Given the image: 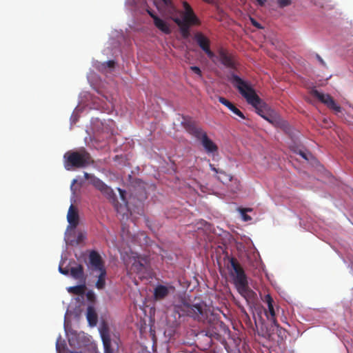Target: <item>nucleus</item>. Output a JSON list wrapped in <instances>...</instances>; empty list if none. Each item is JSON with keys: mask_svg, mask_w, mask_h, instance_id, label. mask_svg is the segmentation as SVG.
<instances>
[{"mask_svg": "<svg viewBox=\"0 0 353 353\" xmlns=\"http://www.w3.org/2000/svg\"><path fill=\"white\" fill-rule=\"evenodd\" d=\"M105 64L108 67V68H114V65H115V61H113V60H110V61H108L105 63Z\"/></svg>", "mask_w": 353, "mask_h": 353, "instance_id": "35", "label": "nucleus"}, {"mask_svg": "<svg viewBox=\"0 0 353 353\" xmlns=\"http://www.w3.org/2000/svg\"><path fill=\"white\" fill-rule=\"evenodd\" d=\"M65 154H89V153L85 152V151L83 150L81 151H68L65 152Z\"/></svg>", "mask_w": 353, "mask_h": 353, "instance_id": "32", "label": "nucleus"}, {"mask_svg": "<svg viewBox=\"0 0 353 353\" xmlns=\"http://www.w3.org/2000/svg\"><path fill=\"white\" fill-rule=\"evenodd\" d=\"M228 79L232 83L248 104L252 105L258 114L275 127L284 125V121L257 95L254 89L248 82L234 73H231Z\"/></svg>", "mask_w": 353, "mask_h": 353, "instance_id": "1", "label": "nucleus"}, {"mask_svg": "<svg viewBox=\"0 0 353 353\" xmlns=\"http://www.w3.org/2000/svg\"><path fill=\"white\" fill-rule=\"evenodd\" d=\"M165 8L170 13H173L176 12V8L172 1V0H161Z\"/></svg>", "mask_w": 353, "mask_h": 353, "instance_id": "26", "label": "nucleus"}, {"mask_svg": "<svg viewBox=\"0 0 353 353\" xmlns=\"http://www.w3.org/2000/svg\"><path fill=\"white\" fill-rule=\"evenodd\" d=\"M194 39L201 49L207 54L208 57L213 62L217 59L216 55L210 49V41L202 32H197L194 35Z\"/></svg>", "mask_w": 353, "mask_h": 353, "instance_id": "7", "label": "nucleus"}, {"mask_svg": "<svg viewBox=\"0 0 353 353\" xmlns=\"http://www.w3.org/2000/svg\"><path fill=\"white\" fill-rule=\"evenodd\" d=\"M84 177L85 179L89 180L90 183L101 192H102L104 189L107 190L108 185L95 176L87 172H84Z\"/></svg>", "mask_w": 353, "mask_h": 353, "instance_id": "16", "label": "nucleus"}, {"mask_svg": "<svg viewBox=\"0 0 353 353\" xmlns=\"http://www.w3.org/2000/svg\"><path fill=\"white\" fill-rule=\"evenodd\" d=\"M174 288L172 285H158L154 290V299L156 301L163 300L168 296L170 291H174Z\"/></svg>", "mask_w": 353, "mask_h": 353, "instance_id": "14", "label": "nucleus"}, {"mask_svg": "<svg viewBox=\"0 0 353 353\" xmlns=\"http://www.w3.org/2000/svg\"><path fill=\"white\" fill-rule=\"evenodd\" d=\"M85 285H75V286L69 287L68 288V292L76 294V295L83 294L85 293Z\"/></svg>", "mask_w": 353, "mask_h": 353, "instance_id": "25", "label": "nucleus"}, {"mask_svg": "<svg viewBox=\"0 0 353 353\" xmlns=\"http://www.w3.org/2000/svg\"><path fill=\"white\" fill-rule=\"evenodd\" d=\"M148 14L152 18L153 21H154L155 17H158L157 14L154 13V12L150 11L149 10H147Z\"/></svg>", "mask_w": 353, "mask_h": 353, "instance_id": "38", "label": "nucleus"}, {"mask_svg": "<svg viewBox=\"0 0 353 353\" xmlns=\"http://www.w3.org/2000/svg\"><path fill=\"white\" fill-rule=\"evenodd\" d=\"M256 1L260 6H263L267 1V0H256Z\"/></svg>", "mask_w": 353, "mask_h": 353, "instance_id": "41", "label": "nucleus"}, {"mask_svg": "<svg viewBox=\"0 0 353 353\" xmlns=\"http://www.w3.org/2000/svg\"><path fill=\"white\" fill-rule=\"evenodd\" d=\"M219 101L226 106L231 112H232L234 114L239 116L241 119H245V117L243 113L238 109L232 102L226 99L223 97H219Z\"/></svg>", "mask_w": 353, "mask_h": 353, "instance_id": "17", "label": "nucleus"}, {"mask_svg": "<svg viewBox=\"0 0 353 353\" xmlns=\"http://www.w3.org/2000/svg\"><path fill=\"white\" fill-rule=\"evenodd\" d=\"M210 167L216 172L217 179L221 183L226 184L232 181V176L223 170V166L220 163H210Z\"/></svg>", "mask_w": 353, "mask_h": 353, "instance_id": "11", "label": "nucleus"}, {"mask_svg": "<svg viewBox=\"0 0 353 353\" xmlns=\"http://www.w3.org/2000/svg\"><path fill=\"white\" fill-rule=\"evenodd\" d=\"M89 266L94 271L105 270L104 261L101 255L95 250H92L89 254Z\"/></svg>", "mask_w": 353, "mask_h": 353, "instance_id": "10", "label": "nucleus"}, {"mask_svg": "<svg viewBox=\"0 0 353 353\" xmlns=\"http://www.w3.org/2000/svg\"><path fill=\"white\" fill-rule=\"evenodd\" d=\"M251 21H252V24L255 26L256 28H262L261 26L260 25L259 23H258L256 21H255L254 19H251Z\"/></svg>", "mask_w": 353, "mask_h": 353, "instance_id": "37", "label": "nucleus"}, {"mask_svg": "<svg viewBox=\"0 0 353 353\" xmlns=\"http://www.w3.org/2000/svg\"><path fill=\"white\" fill-rule=\"evenodd\" d=\"M100 332L104 347V353H117L119 348V338L115 335L111 337L107 327L103 328Z\"/></svg>", "mask_w": 353, "mask_h": 353, "instance_id": "5", "label": "nucleus"}, {"mask_svg": "<svg viewBox=\"0 0 353 353\" xmlns=\"http://www.w3.org/2000/svg\"><path fill=\"white\" fill-rule=\"evenodd\" d=\"M98 279L96 282V288L99 290L103 289L105 285L106 270H100Z\"/></svg>", "mask_w": 353, "mask_h": 353, "instance_id": "24", "label": "nucleus"}, {"mask_svg": "<svg viewBox=\"0 0 353 353\" xmlns=\"http://www.w3.org/2000/svg\"><path fill=\"white\" fill-rule=\"evenodd\" d=\"M108 136H109V134H106V135L105 136V138H107Z\"/></svg>", "mask_w": 353, "mask_h": 353, "instance_id": "49", "label": "nucleus"}, {"mask_svg": "<svg viewBox=\"0 0 353 353\" xmlns=\"http://www.w3.org/2000/svg\"><path fill=\"white\" fill-rule=\"evenodd\" d=\"M90 156H67L65 167L70 170L73 168H83L89 164Z\"/></svg>", "mask_w": 353, "mask_h": 353, "instance_id": "8", "label": "nucleus"}, {"mask_svg": "<svg viewBox=\"0 0 353 353\" xmlns=\"http://www.w3.org/2000/svg\"><path fill=\"white\" fill-rule=\"evenodd\" d=\"M311 94L317 98L321 103L327 105L330 109L334 110L336 113L341 112V108L338 105L330 94H325L317 90H312Z\"/></svg>", "mask_w": 353, "mask_h": 353, "instance_id": "9", "label": "nucleus"}, {"mask_svg": "<svg viewBox=\"0 0 353 353\" xmlns=\"http://www.w3.org/2000/svg\"><path fill=\"white\" fill-rule=\"evenodd\" d=\"M316 57H317L318 60H319V61H320L323 65H324V64H325V63H324L323 60L322 59V58H321L319 54H317V55H316Z\"/></svg>", "mask_w": 353, "mask_h": 353, "instance_id": "43", "label": "nucleus"}, {"mask_svg": "<svg viewBox=\"0 0 353 353\" xmlns=\"http://www.w3.org/2000/svg\"><path fill=\"white\" fill-rule=\"evenodd\" d=\"M148 261L145 257H137L134 259L130 271L139 274H144L147 272Z\"/></svg>", "mask_w": 353, "mask_h": 353, "instance_id": "12", "label": "nucleus"}, {"mask_svg": "<svg viewBox=\"0 0 353 353\" xmlns=\"http://www.w3.org/2000/svg\"><path fill=\"white\" fill-rule=\"evenodd\" d=\"M71 276L76 279H84V271L82 265L79 264L75 267L70 268Z\"/></svg>", "mask_w": 353, "mask_h": 353, "instance_id": "23", "label": "nucleus"}, {"mask_svg": "<svg viewBox=\"0 0 353 353\" xmlns=\"http://www.w3.org/2000/svg\"><path fill=\"white\" fill-rule=\"evenodd\" d=\"M231 266L234 270V283L239 294L247 299L252 291L248 287V282L244 270L234 258L230 259Z\"/></svg>", "mask_w": 353, "mask_h": 353, "instance_id": "4", "label": "nucleus"}, {"mask_svg": "<svg viewBox=\"0 0 353 353\" xmlns=\"http://www.w3.org/2000/svg\"><path fill=\"white\" fill-rule=\"evenodd\" d=\"M264 336L270 337V334L269 333H268V332H267L265 334H264Z\"/></svg>", "mask_w": 353, "mask_h": 353, "instance_id": "45", "label": "nucleus"}, {"mask_svg": "<svg viewBox=\"0 0 353 353\" xmlns=\"http://www.w3.org/2000/svg\"><path fill=\"white\" fill-rule=\"evenodd\" d=\"M59 272L65 275H67L68 274V270L66 269H63L62 268L59 267Z\"/></svg>", "mask_w": 353, "mask_h": 353, "instance_id": "40", "label": "nucleus"}, {"mask_svg": "<svg viewBox=\"0 0 353 353\" xmlns=\"http://www.w3.org/2000/svg\"><path fill=\"white\" fill-rule=\"evenodd\" d=\"M71 353H81V352H71Z\"/></svg>", "mask_w": 353, "mask_h": 353, "instance_id": "48", "label": "nucleus"}, {"mask_svg": "<svg viewBox=\"0 0 353 353\" xmlns=\"http://www.w3.org/2000/svg\"><path fill=\"white\" fill-rule=\"evenodd\" d=\"M239 211L240 212L241 214L242 219L244 221H248L252 219L251 216L247 214V212H251L252 211V208H239Z\"/></svg>", "mask_w": 353, "mask_h": 353, "instance_id": "27", "label": "nucleus"}, {"mask_svg": "<svg viewBox=\"0 0 353 353\" xmlns=\"http://www.w3.org/2000/svg\"><path fill=\"white\" fill-rule=\"evenodd\" d=\"M83 238V235L82 234H79V236H78V239H81Z\"/></svg>", "mask_w": 353, "mask_h": 353, "instance_id": "44", "label": "nucleus"}, {"mask_svg": "<svg viewBox=\"0 0 353 353\" xmlns=\"http://www.w3.org/2000/svg\"><path fill=\"white\" fill-rule=\"evenodd\" d=\"M217 53V59L215 60L214 63H216L217 60H219L221 63L227 68L237 70L239 63L234 54L229 52L228 50L222 47L218 49Z\"/></svg>", "mask_w": 353, "mask_h": 353, "instance_id": "6", "label": "nucleus"}, {"mask_svg": "<svg viewBox=\"0 0 353 353\" xmlns=\"http://www.w3.org/2000/svg\"><path fill=\"white\" fill-rule=\"evenodd\" d=\"M104 194L106 198L110 201V203H112L114 207L119 210V202L117 201V196L112 189L108 186H107V190L104 189V190L101 192Z\"/></svg>", "mask_w": 353, "mask_h": 353, "instance_id": "20", "label": "nucleus"}, {"mask_svg": "<svg viewBox=\"0 0 353 353\" xmlns=\"http://www.w3.org/2000/svg\"><path fill=\"white\" fill-rule=\"evenodd\" d=\"M291 150L295 153V154H300V155H302V154H305V153L301 149H299V150H296L294 148H292Z\"/></svg>", "mask_w": 353, "mask_h": 353, "instance_id": "36", "label": "nucleus"}, {"mask_svg": "<svg viewBox=\"0 0 353 353\" xmlns=\"http://www.w3.org/2000/svg\"><path fill=\"white\" fill-rule=\"evenodd\" d=\"M183 8L185 10L184 13H192L194 12L192 8L190 6V4L185 1L183 2Z\"/></svg>", "mask_w": 353, "mask_h": 353, "instance_id": "30", "label": "nucleus"}, {"mask_svg": "<svg viewBox=\"0 0 353 353\" xmlns=\"http://www.w3.org/2000/svg\"><path fill=\"white\" fill-rule=\"evenodd\" d=\"M263 301L268 306V311L265 313L267 318L270 320L275 326L278 327L279 325L276 319V312L274 306V302L272 297L270 294H266Z\"/></svg>", "mask_w": 353, "mask_h": 353, "instance_id": "13", "label": "nucleus"}, {"mask_svg": "<svg viewBox=\"0 0 353 353\" xmlns=\"http://www.w3.org/2000/svg\"><path fill=\"white\" fill-rule=\"evenodd\" d=\"M174 23L179 26L180 33L183 39H188L190 36V28L191 25L181 21V19L176 17L173 19Z\"/></svg>", "mask_w": 353, "mask_h": 353, "instance_id": "18", "label": "nucleus"}, {"mask_svg": "<svg viewBox=\"0 0 353 353\" xmlns=\"http://www.w3.org/2000/svg\"><path fill=\"white\" fill-rule=\"evenodd\" d=\"M181 125L191 136L201 141L208 152L214 153L217 151L218 148L216 145L208 138L207 133L191 117L183 116Z\"/></svg>", "mask_w": 353, "mask_h": 353, "instance_id": "2", "label": "nucleus"}, {"mask_svg": "<svg viewBox=\"0 0 353 353\" xmlns=\"http://www.w3.org/2000/svg\"><path fill=\"white\" fill-rule=\"evenodd\" d=\"M181 21L190 24L191 26H199L201 22L199 18L196 16L194 12L192 13H183Z\"/></svg>", "mask_w": 353, "mask_h": 353, "instance_id": "19", "label": "nucleus"}, {"mask_svg": "<svg viewBox=\"0 0 353 353\" xmlns=\"http://www.w3.org/2000/svg\"><path fill=\"white\" fill-rule=\"evenodd\" d=\"M154 24L159 30H160L163 33L167 34L171 33L170 26L163 19H160L159 17H155Z\"/></svg>", "mask_w": 353, "mask_h": 353, "instance_id": "21", "label": "nucleus"}, {"mask_svg": "<svg viewBox=\"0 0 353 353\" xmlns=\"http://www.w3.org/2000/svg\"><path fill=\"white\" fill-rule=\"evenodd\" d=\"M206 304L203 301L190 304L182 300L174 305V311L179 316H188L195 320L201 321L205 319Z\"/></svg>", "mask_w": 353, "mask_h": 353, "instance_id": "3", "label": "nucleus"}, {"mask_svg": "<svg viewBox=\"0 0 353 353\" xmlns=\"http://www.w3.org/2000/svg\"><path fill=\"white\" fill-rule=\"evenodd\" d=\"M190 70L197 74L199 77H202V72L198 66H191Z\"/></svg>", "mask_w": 353, "mask_h": 353, "instance_id": "31", "label": "nucleus"}, {"mask_svg": "<svg viewBox=\"0 0 353 353\" xmlns=\"http://www.w3.org/2000/svg\"><path fill=\"white\" fill-rule=\"evenodd\" d=\"M277 3L279 8H285L286 6H288L291 5L292 1L291 0H277Z\"/></svg>", "mask_w": 353, "mask_h": 353, "instance_id": "29", "label": "nucleus"}, {"mask_svg": "<svg viewBox=\"0 0 353 353\" xmlns=\"http://www.w3.org/2000/svg\"><path fill=\"white\" fill-rule=\"evenodd\" d=\"M101 138L103 139L104 136H102ZM100 139H101V137L99 134H97V135H95L94 139L92 140V145L97 150H99V148H102L105 144L104 143H102L101 145H99L98 142L100 141Z\"/></svg>", "mask_w": 353, "mask_h": 353, "instance_id": "28", "label": "nucleus"}, {"mask_svg": "<svg viewBox=\"0 0 353 353\" xmlns=\"http://www.w3.org/2000/svg\"><path fill=\"white\" fill-rule=\"evenodd\" d=\"M118 191L119 192V194H120V196H121V199H122V201L123 202H126L125 201V190H121V188H118Z\"/></svg>", "mask_w": 353, "mask_h": 353, "instance_id": "34", "label": "nucleus"}, {"mask_svg": "<svg viewBox=\"0 0 353 353\" xmlns=\"http://www.w3.org/2000/svg\"><path fill=\"white\" fill-rule=\"evenodd\" d=\"M86 318L91 326H94L97 323L98 316L94 308L90 305L87 308Z\"/></svg>", "mask_w": 353, "mask_h": 353, "instance_id": "22", "label": "nucleus"}, {"mask_svg": "<svg viewBox=\"0 0 353 353\" xmlns=\"http://www.w3.org/2000/svg\"><path fill=\"white\" fill-rule=\"evenodd\" d=\"M301 157L303 158L306 161H309L310 158H312V157H314V156H306V155H304V156H301Z\"/></svg>", "mask_w": 353, "mask_h": 353, "instance_id": "42", "label": "nucleus"}, {"mask_svg": "<svg viewBox=\"0 0 353 353\" xmlns=\"http://www.w3.org/2000/svg\"><path fill=\"white\" fill-rule=\"evenodd\" d=\"M87 297L89 300L92 301L93 299H94V295L92 292H88Z\"/></svg>", "mask_w": 353, "mask_h": 353, "instance_id": "39", "label": "nucleus"}, {"mask_svg": "<svg viewBox=\"0 0 353 353\" xmlns=\"http://www.w3.org/2000/svg\"><path fill=\"white\" fill-rule=\"evenodd\" d=\"M67 219L72 228H75L79 224V214L77 209L74 207L73 205H71L69 208L67 215Z\"/></svg>", "mask_w": 353, "mask_h": 353, "instance_id": "15", "label": "nucleus"}, {"mask_svg": "<svg viewBox=\"0 0 353 353\" xmlns=\"http://www.w3.org/2000/svg\"><path fill=\"white\" fill-rule=\"evenodd\" d=\"M76 181H77L74 179V180L73 181V182H72V185H74V184L76 183Z\"/></svg>", "mask_w": 353, "mask_h": 353, "instance_id": "46", "label": "nucleus"}, {"mask_svg": "<svg viewBox=\"0 0 353 353\" xmlns=\"http://www.w3.org/2000/svg\"><path fill=\"white\" fill-rule=\"evenodd\" d=\"M118 158H119V156H115V161L117 160Z\"/></svg>", "mask_w": 353, "mask_h": 353, "instance_id": "47", "label": "nucleus"}, {"mask_svg": "<svg viewBox=\"0 0 353 353\" xmlns=\"http://www.w3.org/2000/svg\"><path fill=\"white\" fill-rule=\"evenodd\" d=\"M234 183L235 186L234 188H231V190L232 192H236L240 190V183H239V181H237L236 179H235L234 181Z\"/></svg>", "mask_w": 353, "mask_h": 353, "instance_id": "33", "label": "nucleus"}]
</instances>
